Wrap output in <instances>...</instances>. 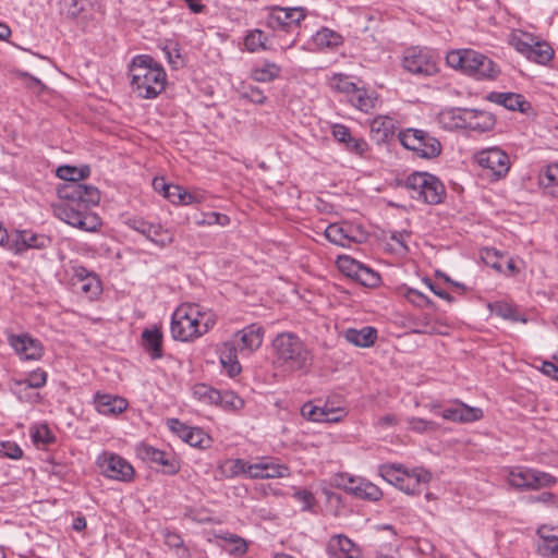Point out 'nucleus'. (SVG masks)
I'll list each match as a JSON object with an SVG mask.
<instances>
[{
  "label": "nucleus",
  "mask_w": 558,
  "mask_h": 558,
  "mask_svg": "<svg viewBox=\"0 0 558 558\" xmlns=\"http://www.w3.org/2000/svg\"><path fill=\"white\" fill-rule=\"evenodd\" d=\"M56 173L64 182L59 185L58 201L52 204L54 216L80 230L96 231L101 221L90 208L99 203L100 193L97 187L81 183L89 175V167L61 166Z\"/></svg>",
  "instance_id": "1"
},
{
  "label": "nucleus",
  "mask_w": 558,
  "mask_h": 558,
  "mask_svg": "<svg viewBox=\"0 0 558 558\" xmlns=\"http://www.w3.org/2000/svg\"><path fill=\"white\" fill-rule=\"evenodd\" d=\"M131 83L137 95L151 99L166 87L167 74L163 68L149 56H137L130 66Z\"/></svg>",
  "instance_id": "2"
},
{
  "label": "nucleus",
  "mask_w": 558,
  "mask_h": 558,
  "mask_svg": "<svg viewBox=\"0 0 558 558\" xmlns=\"http://www.w3.org/2000/svg\"><path fill=\"white\" fill-rule=\"evenodd\" d=\"M215 320L198 304H181L172 314L171 333L175 340L190 341L206 333Z\"/></svg>",
  "instance_id": "3"
},
{
  "label": "nucleus",
  "mask_w": 558,
  "mask_h": 558,
  "mask_svg": "<svg viewBox=\"0 0 558 558\" xmlns=\"http://www.w3.org/2000/svg\"><path fill=\"white\" fill-rule=\"evenodd\" d=\"M275 362L290 372L302 371L313 361V353L295 333L281 332L272 341Z\"/></svg>",
  "instance_id": "4"
},
{
  "label": "nucleus",
  "mask_w": 558,
  "mask_h": 558,
  "mask_svg": "<svg viewBox=\"0 0 558 558\" xmlns=\"http://www.w3.org/2000/svg\"><path fill=\"white\" fill-rule=\"evenodd\" d=\"M446 63L478 81L495 80L500 74L499 66L492 59L473 49L449 51L446 54Z\"/></svg>",
  "instance_id": "5"
},
{
  "label": "nucleus",
  "mask_w": 558,
  "mask_h": 558,
  "mask_svg": "<svg viewBox=\"0 0 558 558\" xmlns=\"http://www.w3.org/2000/svg\"><path fill=\"white\" fill-rule=\"evenodd\" d=\"M379 474L408 495L420 494L432 480L430 473L423 468L407 470L400 464H384L379 468Z\"/></svg>",
  "instance_id": "6"
},
{
  "label": "nucleus",
  "mask_w": 558,
  "mask_h": 558,
  "mask_svg": "<svg viewBox=\"0 0 558 558\" xmlns=\"http://www.w3.org/2000/svg\"><path fill=\"white\" fill-rule=\"evenodd\" d=\"M306 13L303 8H274L266 20V25L272 29L275 36L279 33H287L289 38L282 40L280 48L286 51L292 48L298 40L301 22Z\"/></svg>",
  "instance_id": "7"
},
{
  "label": "nucleus",
  "mask_w": 558,
  "mask_h": 558,
  "mask_svg": "<svg viewBox=\"0 0 558 558\" xmlns=\"http://www.w3.org/2000/svg\"><path fill=\"white\" fill-rule=\"evenodd\" d=\"M510 45L529 61L539 65L549 64L555 56L554 48L549 43L523 31H515L511 34Z\"/></svg>",
  "instance_id": "8"
},
{
  "label": "nucleus",
  "mask_w": 558,
  "mask_h": 558,
  "mask_svg": "<svg viewBox=\"0 0 558 558\" xmlns=\"http://www.w3.org/2000/svg\"><path fill=\"white\" fill-rule=\"evenodd\" d=\"M407 187L412 198L430 205L441 203L446 195V189L440 180L427 172L410 174L407 179Z\"/></svg>",
  "instance_id": "9"
},
{
  "label": "nucleus",
  "mask_w": 558,
  "mask_h": 558,
  "mask_svg": "<svg viewBox=\"0 0 558 558\" xmlns=\"http://www.w3.org/2000/svg\"><path fill=\"white\" fill-rule=\"evenodd\" d=\"M398 138L404 148L412 150L418 158L434 159L441 153L440 142L423 130L407 129L400 131Z\"/></svg>",
  "instance_id": "10"
},
{
  "label": "nucleus",
  "mask_w": 558,
  "mask_h": 558,
  "mask_svg": "<svg viewBox=\"0 0 558 558\" xmlns=\"http://www.w3.org/2000/svg\"><path fill=\"white\" fill-rule=\"evenodd\" d=\"M475 161L482 168L483 175L490 181L504 179L510 170L509 155L499 147H489L477 151Z\"/></svg>",
  "instance_id": "11"
},
{
  "label": "nucleus",
  "mask_w": 558,
  "mask_h": 558,
  "mask_svg": "<svg viewBox=\"0 0 558 558\" xmlns=\"http://www.w3.org/2000/svg\"><path fill=\"white\" fill-rule=\"evenodd\" d=\"M402 65L405 71L420 76H433L439 72L438 57L427 48H408L403 53Z\"/></svg>",
  "instance_id": "12"
},
{
  "label": "nucleus",
  "mask_w": 558,
  "mask_h": 558,
  "mask_svg": "<svg viewBox=\"0 0 558 558\" xmlns=\"http://www.w3.org/2000/svg\"><path fill=\"white\" fill-rule=\"evenodd\" d=\"M508 484L519 490H537L556 484V478L545 472L524 466H513L508 470Z\"/></svg>",
  "instance_id": "13"
},
{
  "label": "nucleus",
  "mask_w": 558,
  "mask_h": 558,
  "mask_svg": "<svg viewBox=\"0 0 558 558\" xmlns=\"http://www.w3.org/2000/svg\"><path fill=\"white\" fill-rule=\"evenodd\" d=\"M330 484L361 499L377 501L383 497V492L377 485L365 478L354 477L347 473L335 474L330 478Z\"/></svg>",
  "instance_id": "14"
},
{
  "label": "nucleus",
  "mask_w": 558,
  "mask_h": 558,
  "mask_svg": "<svg viewBox=\"0 0 558 558\" xmlns=\"http://www.w3.org/2000/svg\"><path fill=\"white\" fill-rule=\"evenodd\" d=\"M325 236L332 244L350 247L352 244L364 243L368 233L361 225L342 221L330 223L325 230Z\"/></svg>",
  "instance_id": "15"
},
{
  "label": "nucleus",
  "mask_w": 558,
  "mask_h": 558,
  "mask_svg": "<svg viewBox=\"0 0 558 558\" xmlns=\"http://www.w3.org/2000/svg\"><path fill=\"white\" fill-rule=\"evenodd\" d=\"M96 463L100 473L120 482H131L134 478V468L121 456L104 451L97 457Z\"/></svg>",
  "instance_id": "16"
},
{
  "label": "nucleus",
  "mask_w": 558,
  "mask_h": 558,
  "mask_svg": "<svg viewBox=\"0 0 558 558\" xmlns=\"http://www.w3.org/2000/svg\"><path fill=\"white\" fill-rule=\"evenodd\" d=\"M71 284L76 293L88 300L96 299L102 290L97 275L77 265L72 267Z\"/></svg>",
  "instance_id": "17"
},
{
  "label": "nucleus",
  "mask_w": 558,
  "mask_h": 558,
  "mask_svg": "<svg viewBox=\"0 0 558 558\" xmlns=\"http://www.w3.org/2000/svg\"><path fill=\"white\" fill-rule=\"evenodd\" d=\"M8 343L22 361H39L45 352L43 343L28 333H11Z\"/></svg>",
  "instance_id": "18"
},
{
  "label": "nucleus",
  "mask_w": 558,
  "mask_h": 558,
  "mask_svg": "<svg viewBox=\"0 0 558 558\" xmlns=\"http://www.w3.org/2000/svg\"><path fill=\"white\" fill-rule=\"evenodd\" d=\"M130 228L145 235L151 242L160 245H170L174 240V234L168 229H163L160 225H154L140 218H133L128 221Z\"/></svg>",
  "instance_id": "19"
},
{
  "label": "nucleus",
  "mask_w": 558,
  "mask_h": 558,
  "mask_svg": "<svg viewBox=\"0 0 558 558\" xmlns=\"http://www.w3.org/2000/svg\"><path fill=\"white\" fill-rule=\"evenodd\" d=\"M140 457L150 463L162 466V472L168 475L177 474L180 470V462L173 453L156 449L149 445H142L138 448Z\"/></svg>",
  "instance_id": "20"
},
{
  "label": "nucleus",
  "mask_w": 558,
  "mask_h": 558,
  "mask_svg": "<svg viewBox=\"0 0 558 558\" xmlns=\"http://www.w3.org/2000/svg\"><path fill=\"white\" fill-rule=\"evenodd\" d=\"M49 244L50 239L44 234H36L28 230H16L12 233L10 251L19 255L31 248H45Z\"/></svg>",
  "instance_id": "21"
},
{
  "label": "nucleus",
  "mask_w": 558,
  "mask_h": 558,
  "mask_svg": "<svg viewBox=\"0 0 558 558\" xmlns=\"http://www.w3.org/2000/svg\"><path fill=\"white\" fill-rule=\"evenodd\" d=\"M263 339L264 328L252 324L238 331L230 341H235V347L240 353L251 354L262 345Z\"/></svg>",
  "instance_id": "22"
},
{
  "label": "nucleus",
  "mask_w": 558,
  "mask_h": 558,
  "mask_svg": "<svg viewBox=\"0 0 558 558\" xmlns=\"http://www.w3.org/2000/svg\"><path fill=\"white\" fill-rule=\"evenodd\" d=\"M537 553L543 558H558V529L542 525L537 529Z\"/></svg>",
  "instance_id": "23"
},
{
  "label": "nucleus",
  "mask_w": 558,
  "mask_h": 558,
  "mask_svg": "<svg viewBox=\"0 0 558 558\" xmlns=\"http://www.w3.org/2000/svg\"><path fill=\"white\" fill-rule=\"evenodd\" d=\"M412 332L416 335H446L448 326L429 313H424L412 320Z\"/></svg>",
  "instance_id": "24"
},
{
  "label": "nucleus",
  "mask_w": 558,
  "mask_h": 558,
  "mask_svg": "<svg viewBox=\"0 0 558 558\" xmlns=\"http://www.w3.org/2000/svg\"><path fill=\"white\" fill-rule=\"evenodd\" d=\"M238 352L235 341H225L218 348L221 366L230 377L239 375L242 369Z\"/></svg>",
  "instance_id": "25"
},
{
  "label": "nucleus",
  "mask_w": 558,
  "mask_h": 558,
  "mask_svg": "<svg viewBox=\"0 0 558 558\" xmlns=\"http://www.w3.org/2000/svg\"><path fill=\"white\" fill-rule=\"evenodd\" d=\"M96 410L104 415H117L124 412L129 405L126 399L108 393L97 392L94 397Z\"/></svg>",
  "instance_id": "26"
},
{
  "label": "nucleus",
  "mask_w": 558,
  "mask_h": 558,
  "mask_svg": "<svg viewBox=\"0 0 558 558\" xmlns=\"http://www.w3.org/2000/svg\"><path fill=\"white\" fill-rule=\"evenodd\" d=\"M464 116V129L471 131L483 133L492 130L495 125V119L488 111L466 109Z\"/></svg>",
  "instance_id": "27"
},
{
  "label": "nucleus",
  "mask_w": 558,
  "mask_h": 558,
  "mask_svg": "<svg viewBox=\"0 0 558 558\" xmlns=\"http://www.w3.org/2000/svg\"><path fill=\"white\" fill-rule=\"evenodd\" d=\"M377 337V329L372 326H365L361 329L349 328L343 331L345 341L359 348H369L374 345Z\"/></svg>",
  "instance_id": "28"
},
{
  "label": "nucleus",
  "mask_w": 558,
  "mask_h": 558,
  "mask_svg": "<svg viewBox=\"0 0 558 558\" xmlns=\"http://www.w3.org/2000/svg\"><path fill=\"white\" fill-rule=\"evenodd\" d=\"M281 74V66L275 62L264 60L251 68L250 77L257 83H270Z\"/></svg>",
  "instance_id": "29"
},
{
  "label": "nucleus",
  "mask_w": 558,
  "mask_h": 558,
  "mask_svg": "<svg viewBox=\"0 0 558 558\" xmlns=\"http://www.w3.org/2000/svg\"><path fill=\"white\" fill-rule=\"evenodd\" d=\"M538 185L544 193L556 197L558 190V162L549 163L543 167L538 172Z\"/></svg>",
  "instance_id": "30"
},
{
  "label": "nucleus",
  "mask_w": 558,
  "mask_h": 558,
  "mask_svg": "<svg viewBox=\"0 0 558 558\" xmlns=\"http://www.w3.org/2000/svg\"><path fill=\"white\" fill-rule=\"evenodd\" d=\"M329 549L335 558H360L359 547L347 536L331 538Z\"/></svg>",
  "instance_id": "31"
},
{
  "label": "nucleus",
  "mask_w": 558,
  "mask_h": 558,
  "mask_svg": "<svg viewBox=\"0 0 558 558\" xmlns=\"http://www.w3.org/2000/svg\"><path fill=\"white\" fill-rule=\"evenodd\" d=\"M349 101L359 110L368 113L376 108L378 97L375 92H369L363 87H356L350 96Z\"/></svg>",
  "instance_id": "32"
},
{
  "label": "nucleus",
  "mask_w": 558,
  "mask_h": 558,
  "mask_svg": "<svg viewBox=\"0 0 558 558\" xmlns=\"http://www.w3.org/2000/svg\"><path fill=\"white\" fill-rule=\"evenodd\" d=\"M465 111L462 108L444 109L438 113V123L446 130L464 129Z\"/></svg>",
  "instance_id": "33"
},
{
  "label": "nucleus",
  "mask_w": 558,
  "mask_h": 558,
  "mask_svg": "<svg viewBox=\"0 0 558 558\" xmlns=\"http://www.w3.org/2000/svg\"><path fill=\"white\" fill-rule=\"evenodd\" d=\"M369 128L373 137L380 142L395 133L396 122L391 117L377 116L372 120Z\"/></svg>",
  "instance_id": "34"
},
{
  "label": "nucleus",
  "mask_w": 558,
  "mask_h": 558,
  "mask_svg": "<svg viewBox=\"0 0 558 558\" xmlns=\"http://www.w3.org/2000/svg\"><path fill=\"white\" fill-rule=\"evenodd\" d=\"M303 417L313 422H336L338 416L336 412L326 407L314 405L312 402L305 403L301 409Z\"/></svg>",
  "instance_id": "35"
},
{
  "label": "nucleus",
  "mask_w": 558,
  "mask_h": 558,
  "mask_svg": "<svg viewBox=\"0 0 558 558\" xmlns=\"http://www.w3.org/2000/svg\"><path fill=\"white\" fill-rule=\"evenodd\" d=\"M47 372L41 368L31 372L27 378L15 383V389L16 393H19V398L23 399L22 393L26 392L28 389H38L44 387L47 383Z\"/></svg>",
  "instance_id": "36"
},
{
  "label": "nucleus",
  "mask_w": 558,
  "mask_h": 558,
  "mask_svg": "<svg viewBox=\"0 0 558 558\" xmlns=\"http://www.w3.org/2000/svg\"><path fill=\"white\" fill-rule=\"evenodd\" d=\"M495 102L504 106L509 110H518L520 112H526L530 110L531 105L525 98L515 93H499L494 96Z\"/></svg>",
  "instance_id": "37"
},
{
  "label": "nucleus",
  "mask_w": 558,
  "mask_h": 558,
  "mask_svg": "<svg viewBox=\"0 0 558 558\" xmlns=\"http://www.w3.org/2000/svg\"><path fill=\"white\" fill-rule=\"evenodd\" d=\"M90 3L88 0H61V13L66 17L72 20H77L80 22H85L87 16L85 12L87 11V7Z\"/></svg>",
  "instance_id": "38"
},
{
  "label": "nucleus",
  "mask_w": 558,
  "mask_h": 558,
  "mask_svg": "<svg viewBox=\"0 0 558 558\" xmlns=\"http://www.w3.org/2000/svg\"><path fill=\"white\" fill-rule=\"evenodd\" d=\"M488 308L492 314H495L504 319H509L514 323H525V318L520 314L517 306L511 303L505 301H496L494 303H489Z\"/></svg>",
  "instance_id": "39"
},
{
  "label": "nucleus",
  "mask_w": 558,
  "mask_h": 558,
  "mask_svg": "<svg viewBox=\"0 0 558 558\" xmlns=\"http://www.w3.org/2000/svg\"><path fill=\"white\" fill-rule=\"evenodd\" d=\"M145 349L150 353L153 359L162 356V335L159 329H145L142 333Z\"/></svg>",
  "instance_id": "40"
},
{
  "label": "nucleus",
  "mask_w": 558,
  "mask_h": 558,
  "mask_svg": "<svg viewBox=\"0 0 558 558\" xmlns=\"http://www.w3.org/2000/svg\"><path fill=\"white\" fill-rule=\"evenodd\" d=\"M161 534L165 545L174 550L179 558H190V550L185 547L184 541L178 532L165 529Z\"/></svg>",
  "instance_id": "41"
},
{
  "label": "nucleus",
  "mask_w": 558,
  "mask_h": 558,
  "mask_svg": "<svg viewBox=\"0 0 558 558\" xmlns=\"http://www.w3.org/2000/svg\"><path fill=\"white\" fill-rule=\"evenodd\" d=\"M268 37L258 28L250 31L244 37L243 45L248 52H256L259 50H269L270 46L267 45Z\"/></svg>",
  "instance_id": "42"
},
{
  "label": "nucleus",
  "mask_w": 558,
  "mask_h": 558,
  "mask_svg": "<svg viewBox=\"0 0 558 558\" xmlns=\"http://www.w3.org/2000/svg\"><path fill=\"white\" fill-rule=\"evenodd\" d=\"M313 43L317 48H335L342 44V37L329 28H322L313 36Z\"/></svg>",
  "instance_id": "43"
},
{
  "label": "nucleus",
  "mask_w": 558,
  "mask_h": 558,
  "mask_svg": "<svg viewBox=\"0 0 558 558\" xmlns=\"http://www.w3.org/2000/svg\"><path fill=\"white\" fill-rule=\"evenodd\" d=\"M193 397L204 404H215L219 397V390L207 384H196L192 387Z\"/></svg>",
  "instance_id": "44"
},
{
  "label": "nucleus",
  "mask_w": 558,
  "mask_h": 558,
  "mask_svg": "<svg viewBox=\"0 0 558 558\" xmlns=\"http://www.w3.org/2000/svg\"><path fill=\"white\" fill-rule=\"evenodd\" d=\"M219 399L215 403V405L221 407L227 411H239L244 407V401L233 391H220L219 390Z\"/></svg>",
  "instance_id": "45"
},
{
  "label": "nucleus",
  "mask_w": 558,
  "mask_h": 558,
  "mask_svg": "<svg viewBox=\"0 0 558 558\" xmlns=\"http://www.w3.org/2000/svg\"><path fill=\"white\" fill-rule=\"evenodd\" d=\"M459 404V416L457 423H472L483 417V411L480 408L470 407L459 400H454Z\"/></svg>",
  "instance_id": "46"
},
{
  "label": "nucleus",
  "mask_w": 558,
  "mask_h": 558,
  "mask_svg": "<svg viewBox=\"0 0 558 558\" xmlns=\"http://www.w3.org/2000/svg\"><path fill=\"white\" fill-rule=\"evenodd\" d=\"M264 478H282L290 475V470L286 464L279 463L274 459L265 458Z\"/></svg>",
  "instance_id": "47"
},
{
  "label": "nucleus",
  "mask_w": 558,
  "mask_h": 558,
  "mask_svg": "<svg viewBox=\"0 0 558 558\" xmlns=\"http://www.w3.org/2000/svg\"><path fill=\"white\" fill-rule=\"evenodd\" d=\"M329 86L337 92L344 93L349 97L356 89V84L353 83L348 75L344 74H335L329 80Z\"/></svg>",
  "instance_id": "48"
},
{
  "label": "nucleus",
  "mask_w": 558,
  "mask_h": 558,
  "mask_svg": "<svg viewBox=\"0 0 558 558\" xmlns=\"http://www.w3.org/2000/svg\"><path fill=\"white\" fill-rule=\"evenodd\" d=\"M337 267L338 269L345 275L347 277H350L352 279H355L359 269H361L362 263L359 260H355L354 258L348 256V255H341L337 258Z\"/></svg>",
  "instance_id": "49"
},
{
  "label": "nucleus",
  "mask_w": 558,
  "mask_h": 558,
  "mask_svg": "<svg viewBox=\"0 0 558 558\" xmlns=\"http://www.w3.org/2000/svg\"><path fill=\"white\" fill-rule=\"evenodd\" d=\"M182 440L192 447H205L210 438L203 429L190 426Z\"/></svg>",
  "instance_id": "50"
},
{
  "label": "nucleus",
  "mask_w": 558,
  "mask_h": 558,
  "mask_svg": "<svg viewBox=\"0 0 558 558\" xmlns=\"http://www.w3.org/2000/svg\"><path fill=\"white\" fill-rule=\"evenodd\" d=\"M167 199L177 206L192 205L190 191L177 184H173L170 187L169 194L167 195Z\"/></svg>",
  "instance_id": "51"
},
{
  "label": "nucleus",
  "mask_w": 558,
  "mask_h": 558,
  "mask_svg": "<svg viewBox=\"0 0 558 558\" xmlns=\"http://www.w3.org/2000/svg\"><path fill=\"white\" fill-rule=\"evenodd\" d=\"M354 280L359 281L362 286L374 288L380 283V276L374 269L362 264Z\"/></svg>",
  "instance_id": "52"
},
{
  "label": "nucleus",
  "mask_w": 558,
  "mask_h": 558,
  "mask_svg": "<svg viewBox=\"0 0 558 558\" xmlns=\"http://www.w3.org/2000/svg\"><path fill=\"white\" fill-rule=\"evenodd\" d=\"M407 423H408L410 430L420 433V434L433 433V432H436L438 428V425L435 422L424 420L421 417H409L407 420Z\"/></svg>",
  "instance_id": "53"
},
{
  "label": "nucleus",
  "mask_w": 558,
  "mask_h": 558,
  "mask_svg": "<svg viewBox=\"0 0 558 558\" xmlns=\"http://www.w3.org/2000/svg\"><path fill=\"white\" fill-rule=\"evenodd\" d=\"M195 223L198 227L214 226V225L226 227L230 223V217L225 214L213 211V213L204 214L203 218L199 220H196Z\"/></svg>",
  "instance_id": "54"
},
{
  "label": "nucleus",
  "mask_w": 558,
  "mask_h": 558,
  "mask_svg": "<svg viewBox=\"0 0 558 558\" xmlns=\"http://www.w3.org/2000/svg\"><path fill=\"white\" fill-rule=\"evenodd\" d=\"M405 299L418 307H434L435 304L432 300H429L426 295L421 293L420 291L415 289H408L405 292Z\"/></svg>",
  "instance_id": "55"
},
{
  "label": "nucleus",
  "mask_w": 558,
  "mask_h": 558,
  "mask_svg": "<svg viewBox=\"0 0 558 558\" xmlns=\"http://www.w3.org/2000/svg\"><path fill=\"white\" fill-rule=\"evenodd\" d=\"M241 97L256 105H264L267 101V96L264 92L254 85H248L241 94Z\"/></svg>",
  "instance_id": "56"
},
{
  "label": "nucleus",
  "mask_w": 558,
  "mask_h": 558,
  "mask_svg": "<svg viewBox=\"0 0 558 558\" xmlns=\"http://www.w3.org/2000/svg\"><path fill=\"white\" fill-rule=\"evenodd\" d=\"M250 462L243 459H232L226 462V468L230 476L244 475L247 477V465Z\"/></svg>",
  "instance_id": "57"
},
{
  "label": "nucleus",
  "mask_w": 558,
  "mask_h": 558,
  "mask_svg": "<svg viewBox=\"0 0 558 558\" xmlns=\"http://www.w3.org/2000/svg\"><path fill=\"white\" fill-rule=\"evenodd\" d=\"M32 437L36 444L48 445L54 441V436L46 425H40L32 433Z\"/></svg>",
  "instance_id": "58"
},
{
  "label": "nucleus",
  "mask_w": 558,
  "mask_h": 558,
  "mask_svg": "<svg viewBox=\"0 0 558 558\" xmlns=\"http://www.w3.org/2000/svg\"><path fill=\"white\" fill-rule=\"evenodd\" d=\"M220 538H222L225 542L229 544L234 545V547L232 548L233 553L244 554L247 549L246 542L238 535L227 533L225 535H221Z\"/></svg>",
  "instance_id": "59"
},
{
  "label": "nucleus",
  "mask_w": 558,
  "mask_h": 558,
  "mask_svg": "<svg viewBox=\"0 0 558 558\" xmlns=\"http://www.w3.org/2000/svg\"><path fill=\"white\" fill-rule=\"evenodd\" d=\"M0 453L3 457H8L11 459H20L23 454V450L15 442L2 441V447H0Z\"/></svg>",
  "instance_id": "60"
},
{
  "label": "nucleus",
  "mask_w": 558,
  "mask_h": 558,
  "mask_svg": "<svg viewBox=\"0 0 558 558\" xmlns=\"http://www.w3.org/2000/svg\"><path fill=\"white\" fill-rule=\"evenodd\" d=\"M345 148L351 153L363 156L368 149V144L363 138L351 137L345 144Z\"/></svg>",
  "instance_id": "61"
},
{
  "label": "nucleus",
  "mask_w": 558,
  "mask_h": 558,
  "mask_svg": "<svg viewBox=\"0 0 558 558\" xmlns=\"http://www.w3.org/2000/svg\"><path fill=\"white\" fill-rule=\"evenodd\" d=\"M332 136L339 143L347 144L352 137L350 129L343 124L332 125Z\"/></svg>",
  "instance_id": "62"
},
{
  "label": "nucleus",
  "mask_w": 558,
  "mask_h": 558,
  "mask_svg": "<svg viewBox=\"0 0 558 558\" xmlns=\"http://www.w3.org/2000/svg\"><path fill=\"white\" fill-rule=\"evenodd\" d=\"M409 236L410 235L408 233H402V232L392 233L390 236V240L392 241V243H390L392 250L398 251V252H407L408 251L407 239Z\"/></svg>",
  "instance_id": "63"
},
{
  "label": "nucleus",
  "mask_w": 558,
  "mask_h": 558,
  "mask_svg": "<svg viewBox=\"0 0 558 558\" xmlns=\"http://www.w3.org/2000/svg\"><path fill=\"white\" fill-rule=\"evenodd\" d=\"M265 458L247 465V477L264 480Z\"/></svg>",
  "instance_id": "64"
}]
</instances>
